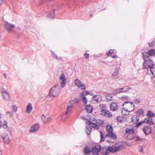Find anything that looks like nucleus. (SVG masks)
<instances>
[{"label":"nucleus","mask_w":155,"mask_h":155,"mask_svg":"<svg viewBox=\"0 0 155 155\" xmlns=\"http://www.w3.org/2000/svg\"><path fill=\"white\" fill-rule=\"evenodd\" d=\"M122 147L123 146L121 144L116 143L112 146H108L107 148L103 147L102 150V153L104 155H107L110 152H114L121 150Z\"/></svg>","instance_id":"obj_1"},{"label":"nucleus","mask_w":155,"mask_h":155,"mask_svg":"<svg viewBox=\"0 0 155 155\" xmlns=\"http://www.w3.org/2000/svg\"><path fill=\"white\" fill-rule=\"evenodd\" d=\"M123 108L126 111L131 112L135 109V106L134 103L130 101H127L125 102L123 104Z\"/></svg>","instance_id":"obj_2"},{"label":"nucleus","mask_w":155,"mask_h":155,"mask_svg":"<svg viewBox=\"0 0 155 155\" xmlns=\"http://www.w3.org/2000/svg\"><path fill=\"white\" fill-rule=\"evenodd\" d=\"M60 93L59 86L58 85H55L50 90L49 93V96L52 97H57L59 95Z\"/></svg>","instance_id":"obj_3"},{"label":"nucleus","mask_w":155,"mask_h":155,"mask_svg":"<svg viewBox=\"0 0 155 155\" xmlns=\"http://www.w3.org/2000/svg\"><path fill=\"white\" fill-rule=\"evenodd\" d=\"M143 65L145 69H152L155 65L153 61L151 59H149L144 61Z\"/></svg>","instance_id":"obj_4"},{"label":"nucleus","mask_w":155,"mask_h":155,"mask_svg":"<svg viewBox=\"0 0 155 155\" xmlns=\"http://www.w3.org/2000/svg\"><path fill=\"white\" fill-rule=\"evenodd\" d=\"M101 147L99 144H95L92 146L91 150L93 155H98V152L101 150Z\"/></svg>","instance_id":"obj_5"},{"label":"nucleus","mask_w":155,"mask_h":155,"mask_svg":"<svg viewBox=\"0 0 155 155\" xmlns=\"http://www.w3.org/2000/svg\"><path fill=\"white\" fill-rule=\"evenodd\" d=\"M4 25L5 29L9 32H12L13 31L15 27V25L12 24L7 21L5 22Z\"/></svg>","instance_id":"obj_6"},{"label":"nucleus","mask_w":155,"mask_h":155,"mask_svg":"<svg viewBox=\"0 0 155 155\" xmlns=\"http://www.w3.org/2000/svg\"><path fill=\"white\" fill-rule=\"evenodd\" d=\"M130 88V87L125 86L124 87L120 88L114 90L112 92V93L113 94L116 95L121 92H126Z\"/></svg>","instance_id":"obj_7"},{"label":"nucleus","mask_w":155,"mask_h":155,"mask_svg":"<svg viewBox=\"0 0 155 155\" xmlns=\"http://www.w3.org/2000/svg\"><path fill=\"white\" fill-rule=\"evenodd\" d=\"M126 133L128 134L127 136V140H132L134 138V136H130L131 135H134V131L133 129H127L126 130Z\"/></svg>","instance_id":"obj_8"},{"label":"nucleus","mask_w":155,"mask_h":155,"mask_svg":"<svg viewBox=\"0 0 155 155\" xmlns=\"http://www.w3.org/2000/svg\"><path fill=\"white\" fill-rule=\"evenodd\" d=\"M74 82L76 85L79 88L82 90H84L85 89L86 87L84 84L78 79L75 80L74 81Z\"/></svg>","instance_id":"obj_9"},{"label":"nucleus","mask_w":155,"mask_h":155,"mask_svg":"<svg viewBox=\"0 0 155 155\" xmlns=\"http://www.w3.org/2000/svg\"><path fill=\"white\" fill-rule=\"evenodd\" d=\"M2 91L3 98L6 101L8 100L10 97L9 94L4 88H2Z\"/></svg>","instance_id":"obj_10"},{"label":"nucleus","mask_w":155,"mask_h":155,"mask_svg":"<svg viewBox=\"0 0 155 155\" xmlns=\"http://www.w3.org/2000/svg\"><path fill=\"white\" fill-rule=\"evenodd\" d=\"M1 137L3 139L4 142L5 143L8 144L10 143V139L8 135L6 133L3 134Z\"/></svg>","instance_id":"obj_11"},{"label":"nucleus","mask_w":155,"mask_h":155,"mask_svg":"<svg viewBox=\"0 0 155 155\" xmlns=\"http://www.w3.org/2000/svg\"><path fill=\"white\" fill-rule=\"evenodd\" d=\"M143 131L146 135H148L151 133V127L149 126H146L143 128Z\"/></svg>","instance_id":"obj_12"},{"label":"nucleus","mask_w":155,"mask_h":155,"mask_svg":"<svg viewBox=\"0 0 155 155\" xmlns=\"http://www.w3.org/2000/svg\"><path fill=\"white\" fill-rule=\"evenodd\" d=\"M39 127V125L38 124H35L31 126L30 130H29V132L32 133H35L38 130Z\"/></svg>","instance_id":"obj_13"},{"label":"nucleus","mask_w":155,"mask_h":155,"mask_svg":"<svg viewBox=\"0 0 155 155\" xmlns=\"http://www.w3.org/2000/svg\"><path fill=\"white\" fill-rule=\"evenodd\" d=\"M60 79L62 81L61 83V86L62 87H64L67 82V80L64 74H61Z\"/></svg>","instance_id":"obj_14"},{"label":"nucleus","mask_w":155,"mask_h":155,"mask_svg":"<svg viewBox=\"0 0 155 155\" xmlns=\"http://www.w3.org/2000/svg\"><path fill=\"white\" fill-rule=\"evenodd\" d=\"M88 125H90L91 127V126L93 128H94L96 129H98L99 128L97 124L94 121V122H91L90 120H88L87 121H86Z\"/></svg>","instance_id":"obj_15"},{"label":"nucleus","mask_w":155,"mask_h":155,"mask_svg":"<svg viewBox=\"0 0 155 155\" xmlns=\"http://www.w3.org/2000/svg\"><path fill=\"white\" fill-rule=\"evenodd\" d=\"M106 137L115 140L117 139V136L116 134L112 132H108L106 135Z\"/></svg>","instance_id":"obj_16"},{"label":"nucleus","mask_w":155,"mask_h":155,"mask_svg":"<svg viewBox=\"0 0 155 155\" xmlns=\"http://www.w3.org/2000/svg\"><path fill=\"white\" fill-rule=\"evenodd\" d=\"M101 113V115L106 117H112V114H110L109 111L107 110Z\"/></svg>","instance_id":"obj_17"},{"label":"nucleus","mask_w":155,"mask_h":155,"mask_svg":"<svg viewBox=\"0 0 155 155\" xmlns=\"http://www.w3.org/2000/svg\"><path fill=\"white\" fill-rule=\"evenodd\" d=\"M91 152V148L88 147H85L84 149V153L85 155H90Z\"/></svg>","instance_id":"obj_18"},{"label":"nucleus","mask_w":155,"mask_h":155,"mask_svg":"<svg viewBox=\"0 0 155 155\" xmlns=\"http://www.w3.org/2000/svg\"><path fill=\"white\" fill-rule=\"evenodd\" d=\"M143 121H144V123H146L147 124L150 125H152L154 124L152 121V119L151 118L148 117L144 119Z\"/></svg>","instance_id":"obj_19"},{"label":"nucleus","mask_w":155,"mask_h":155,"mask_svg":"<svg viewBox=\"0 0 155 155\" xmlns=\"http://www.w3.org/2000/svg\"><path fill=\"white\" fill-rule=\"evenodd\" d=\"M144 110L143 109H140L138 110L136 112V114L139 117H143L144 114Z\"/></svg>","instance_id":"obj_20"},{"label":"nucleus","mask_w":155,"mask_h":155,"mask_svg":"<svg viewBox=\"0 0 155 155\" xmlns=\"http://www.w3.org/2000/svg\"><path fill=\"white\" fill-rule=\"evenodd\" d=\"M142 57L144 61L146 60L150 59L149 57V55L147 52H144L142 53Z\"/></svg>","instance_id":"obj_21"},{"label":"nucleus","mask_w":155,"mask_h":155,"mask_svg":"<svg viewBox=\"0 0 155 155\" xmlns=\"http://www.w3.org/2000/svg\"><path fill=\"white\" fill-rule=\"evenodd\" d=\"M117 104L115 103H114L110 106V109L111 110L114 111L117 109Z\"/></svg>","instance_id":"obj_22"},{"label":"nucleus","mask_w":155,"mask_h":155,"mask_svg":"<svg viewBox=\"0 0 155 155\" xmlns=\"http://www.w3.org/2000/svg\"><path fill=\"white\" fill-rule=\"evenodd\" d=\"M85 109L87 112L89 113H91L93 111V107L90 105H87L86 106Z\"/></svg>","instance_id":"obj_23"},{"label":"nucleus","mask_w":155,"mask_h":155,"mask_svg":"<svg viewBox=\"0 0 155 155\" xmlns=\"http://www.w3.org/2000/svg\"><path fill=\"white\" fill-rule=\"evenodd\" d=\"M32 110V107L30 103H29L27 106L26 112L28 113H30Z\"/></svg>","instance_id":"obj_24"},{"label":"nucleus","mask_w":155,"mask_h":155,"mask_svg":"<svg viewBox=\"0 0 155 155\" xmlns=\"http://www.w3.org/2000/svg\"><path fill=\"white\" fill-rule=\"evenodd\" d=\"M3 128L4 129L8 128L7 123L6 120H5L3 124H2V122L0 120V128Z\"/></svg>","instance_id":"obj_25"},{"label":"nucleus","mask_w":155,"mask_h":155,"mask_svg":"<svg viewBox=\"0 0 155 155\" xmlns=\"http://www.w3.org/2000/svg\"><path fill=\"white\" fill-rule=\"evenodd\" d=\"M42 116H44V117H42V119L45 123H47L50 121L52 119L51 118L44 116V114H43Z\"/></svg>","instance_id":"obj_26"},{"label":"nucleus","mask_w":155,"mask_h":155,"mask_svg":"<svg viewBox=\"0 0 155 155\" xmlns=\"http://www.w3.org/2000/svg\"><path fill=\"white\" fill-rule=\"evenodd\" d=\"M99 108L101 109V112L106 110V106L105 104H100L99 105Z\"/></svg>","instance_id":"obj_27"},{"label":"nucleus","mask_w":155,"mask_h":155,"mask_svg":"<svg viewBox=\"0 0 155 155\" xmlns=\"http://www.w3.org/2000/svg\"><path fill=\"white\" fill-rule=\"evenodd\" d=\"M139 120V118L136 115L133 116L131 118L132 121L134 123L138 122Z\"/></svg>","instance_id":"obj_28"},{"label":"nucleus","mask_w":155,"mask_h":155,"mask_svg":"<svg viewBox=\"0 0 155 155\" xmlns=\"http://www.w3.org/2000/svg\"><path fill=\"white\" fill-rule=\"evenodd\" d=\"M81 96L82 97V101L85 104H86L87 103V100L84 92H82L81 94Z\"/></svg>","instance_id":"obj_29"},{"label":"nucleus","mask_w":155,"mask_h":155,"mask_svg":"<svg viewBox=\"0 0 155 155\" xmlns=\"http://www.w3.org/2000/svg\"><path fill=\"white\" fill-rule=\"evenodd\" d=\"M72 106V104H71L70 103L68 104L67 106V110L65 113V114H68L70 112L71 110V107Z\"/></svg>","instance_id":"obj_30"},{"label":"nucleus","mask_w":155,"mask_h":155,"mask_svg":"<svg viewBox=\"0 0 155 155\" xmlns=\"http://www.w3.org/2000/svg\"><path fill=\"white\" fill-rule=\"evenodd\" d=\"M85 130L87 135L90 134L91 132V128L90 125L86 127Z\"/></svg>","instance_id":"obj_31"},{"label":"nucleus","mask_w":155,"mask_h":155,"mask_svg":"<svg viewBox=\"0 0 155 155\" xmlns=\"http://www.w3.org/2000/svg\"><path fill=\"white\" fill-rule=\"evenodd\" d=\"M94 121L97 124L98 126H100L102 124H103L104 123V122L103 121L101 120L100 119H98L97 120H94Z\"/></svg>","instance_id":"obj_32"},{"label":"nucleus","mask_w":155,"mask_h":155,"mask_svg":"<svg viewBox=\"0 0 155 155\" xmlns=\"http://www.w3.org/2000/svg\"><path fill=\"white\" fill-rule=\"evenodd\" d=\"M106 130L108 132H112L113 129L112 127L110 125H108L106 127Z\"/></svg>","instance_id":"obj_33"},{"label":"nucleus","mask_w":155,"mask_h":155,"mask_svg":"<svg viewBox=\"0 0 155 155\" xmlns=\"http://www.w3.org/2000/svg\"><path fill=\"white\" fill-rule=\"evenodd\" d=\"M147 116L151 118V117H154L155 114L151 111L148 110L147 114Z\"/></svg>","instance_id":"obj_34"},{"label":"nucleus","mask_w":155,"mask_h":155,"mask_svg":"<svg viewBox=\"0 0 155 155\" xmlns=\"http://www.w3.org/2000/svg\"><path fill=\"white\" fill-rule=\"evenodd\" d=\"M55 9H53L52 11L50 13L49 17L51 18H53L55 16Z\"/></svg>","instance_id":"obj_35"},{"label":"nucleus","mask_w":155,"mask_h":155,"mask_svg":"<svg viewBox=\"0 0 155 155\" xmlns=\"http://www.w3.org/2000/svg\"><path fill=\"white\" fill-rule=\"evenodd\" d=\"M149 56H152L155 54V50L151 49L150 50L147 52Z\"/></svg>","instance_id":"obj_36"},{"label":"nucleus","mask_w":155,"mask_h":155,"mask_svg":"<svg viewBox=\"0 0 155 155\" xmlns=\"http://www.w3.org/2000/svg\"><path fill=\"white\" fill-rule=\"evenodd\" d=\"M112 96L111 94H109L106 96V99L107 101L109 102L112 100Z\"/></svg>","instance_id":"obj_37"},{"label":"nucleus","mask_w":155,"mask_h":155,"mask_svg":"<svg viewBox=\"0 0 155 155\" xmlns=\"http://www.w3.org/2000/svg\"><path fill=\"white\" fill-rule=\"evenodd\" d=\"M101 135V140L100 141L101 142H102L104 141L105 140V137L104 135V134L102 132H100Z\"/></svg>","instance_id":"obj_38"},{"label":"nucleus","mask_w":155,"mask_h":155,"mask_svg":"<svg viewBox=\"0 0 155 155\" xmlns=\"http://www.w3.org/2000/svg\"><path fill=\"white\" fill-rule=\"evenodd\" d=\"M118 74V70L117 68L115 69L114 71L112 73V76H115L117 75Z\"/></svg>","instance_id":"obj_39"},{"label":"nucleus","mask_w":155,"mask_h":155,"mask_svg":"<svg viewBox=\"0 0 155 155\" xmlns=\"http://www.w3.org/2000/svg\"><path fill=\"white\" fill-rule=\"evenodd\" d=\"M100 97L99 96L96 95L94 96L93 98L94 101H95L96 102H99V99Z\"/></svg>","instance_id":"obj_40"},{"label":"nucleus","mask_w":155,"mask_h":155,"mask_svg":"<svg viewBox=\"0 0 155 155\" xmlns=\"http://www.w3.org/2000/svg\"><path fill=\"white\" fill-rule=\"evenodd\" d=\"M150 71L152 73L153 77H155V65L152 69H150Z\"/></svg>","instance_id":"obj_41"},{"label":"nucleus","mask_w":155,"mask_h":155,"mask_svg":"<svg viewBox=\"0 0 155 155\" xmlns=\"http://www.w3.org/2000/svg\"><path fill=\"white\" fill-rule=\"evenodd\" d=\"M144 123V121L143 120L140 121L136 124V127H139L140 126H141L142 124Z\"/></svg>","instance_id":"obj_42"},{"label":"nucleus","mask_w":155,"mask_h":155,"mask_svg":"<svg viewBox=\"0 0 155 155\" xmlns=\"http://www.w3.org/2000/svg\"><path fill=\"white\" fill-rule=\"evenodd\" d=\"M52 56L54 58H56L57 59H60L61 58L59 57H58L57 55L55 54L54 52H53V53L52 54Z\"/></svg>","instance_id":"obj_43"},{"label":"nucleus","mask_w":155,"mask_h":155,"mask_svg":"<svg viewBox=\"0 0 155 155\" xmlns=\"http://www.w3.org/2000/svg\"><path fill=\"white\" fill-rule=\"evenodd\" d=\"M114 53V50L111 49L108 51L107 52V55L109 56L111 54Z\"/></svg>","instance_id":"obj_44"},{"label":"nucleus","mask_w":155,"mask_h":155,"mask_svg":"<svg viewBox=\"0 0 155 155\" xmlns=\"http://www.w3.org/2000/svg\"><path fill=\"white\" fill-rule=\"evenodd\" d=\"M140 102V100L139 98H136L134 101V103L136 104H138Z\"/></svg>","instance_id":"obj_45"},{"label":"nucleus","mask_w":155,"mask_h":155,"mask_svg":"<svg viewBox=\"0 0 155 155\" xmlns=\"http://www.w3.org/2000/svg\"><path fill=\"white\" fill-rule=\"evenodd\" d=\"M7 114H9V116L10 117H12L13 115V112L12 111H7L6 113Z\"/></svg>","instance_id":"obj_46"},{"label":"nucleus","mask_w":155,"mask_h":155,"mask_svg":"<svg viewBox=\"0 0 155 155\" xmlns=\"http://www.w3.org/2000/svg\"><path fill=\"white\" fill-rule=\"evenodd\" d=\"M117 120L120 122H122V118L120 117H118L117 118Z\"/></svg>","instance_id":"obj_47"},{"label":"nucleus","mask_w":155,"mask_h":155,"mask_svg":"<svg viewBox=\"0 0 155 155\" xmlns=\"http://www.w3.org/2000/svg\"><path fill=\"white\" fill-rule=\"evenodd\" d=\"M13 110L14 111L16 112L17 110V108L16 106L14 105L13 106Z\"/></svg>","instance_id":"obj_48"},{"label":"nucleus","mask_w":155,"mask_h":155,"mask_svg":"<svg viewBox=\"0 0 155 155\" xmlns=\"http://www.w3.org/2000/svg\"><path fill=\"white\" fill-rule=\"evenodd\" d=\"M154 41H152L151 42L148 43V44L150 47H152L153 46Z\"/></svg>","instance_id":"obj_49"},{"label":"nucleus","mask_w":155,"mask_h":155,"mask_svg":"<svg viewBox=\"0 0 155 155\" xmlns=\"http://www.w3.org/2000/svg\"><path fill=\"white\" fill-rule=\"evenodd\" d=\"M122 99H127V100H128L129 99V97H128L127 96H126V95H124V96H123L122 97Z\"/></svg>","instance_id":"obj_50"},{"label":"nucleus","mask_w":155,"mask_h":155,"mask_svg":"<svg viewBox=\"0 0 155 155\" xmlns=\"http://www.w3.org/2000/svg\"><path fill=\"white\" fill-rule=\"evenodd\" d=\"M84 56L86 58H88L89 57V54H88L85 53L84 54Z\"/></svg>","instance_id":"obj_51"},{"label":"nucleus","mask_w":155,"mask_h":155,"mask_svg":"<svg viewBox=\"0 0 155 155\" xmlns=\"http://www.w3.org/2000/svg\"><path fill=\"white\" fill-rule=\"evenodd\" d=\"M136 141H138L139 140H141V139L140 138V137L138 136H137L136 137Z\"/></svg>","instance_id":"obj_52"},{"label":"nucleus","mask_w":155,"mask_h":155,"mask_svg":"<svg viewBox=\"0 0 155 155\" xmlns=\"http://www.w3.org/2000/svg\"><path fill=\"white\" fill-rule=\"evenodd\" d=\"M82 92H84L85 95H87L89 94V92L87 91H84Z\"/></svg>","instance_id":"obj_53"},{"label":"nucleus","mask_w":155,"mask_h":155,"mask_svg":"<svg viewBox=\"0 0 155 155\" xmlns=\"http://www.w3.org/2000/svg\"><path fill=\"white\" fill-rule=\"evenodd\" d=\"M143 148L141 146L140 147V150H139L140 152H142V151H143Z\"/></svg>","instance_id":"obj_54"},{"label":"nucleus","mask_w":155,"mask_h":155,"mask_svg":"<svg viewBox=\"0 0 155 155\" xmlns=\"http://www.w3.org/2000/svg\"><path fill=\"white\" fill-rule=\"evenodd\" d=\"M3 2V0H0V6H1Z\"/></svg>","instance_id":"obj_55"},{"label":"nucleus","mask_w":155,"mask_h":155,"mask_svg":"<svg viewBox=\"0 0 155 155\" xmlns=\"http://www.w3.org/2000/svg\"><path fill=\"white\" fill-rule=\"evenodd\" d=\"M75 101L76 103H78L79 102V100L78 99H75Z\"/></svg>","instance_id":"obj_56"},{"label":"nucleus","mask_w":155,"mask_h":155,"mask_svg":"<svg viewBox=\"0 0 155 155\" xmlns=\"http://www.w3.org/2000/svg\"><path fill=\"white\" fill-rule=\"evenodd\" d=\"M3 75L4 76V78H6V74L5 73H4L3 74Z\"/></svg>","instance_id":"obj_57"},{"label":"nucleus","mask_w":155,"mask_h":155,"mask_svg":"<svg viewBox=\"0 0 155 155\" xmlns=\"http://www.w3.org/2000/svg\"><path fill=\"white\" fill-rule=\"evenodd\" d=\"M111 57L112 58H117V55L112 56Z\"/></svg>","instance_id":"obj_58"},{"label":"nucleus","mask_w":155,"mask_h":155,"mask_svg":"<svg viewBox=\"0 0 155 155\" xmlns=\"http://www.w3.org/2000/svg\"><path fill=\"white\" fill-rule=\"evenodd\" d=\"M43 0H41L40 1V3L41 4H42L43 2Z\"/></svg>","instance_id":"obj_59"},{"label":"nucleus","mask_w":155,"mask_h":155,"mask_svg":"<svg viewBox=\"0 0 155 155\" xmlns=\"http://www.w3.org/2000/svg\"><path fill=\"white\" fill-rule=\"evenodd\" d=\"M92 16V14H91L90 15V17L91 18Z\"/></svg>","instance_id":"obj_60"},{"label":"nucleus","mask_w":155,"mask_h":155,"mask_svg":"<svg viewBox=\"0 0 155 155\" xmlns=\"http://www.w3.org/2000/svg\"><path fill=\"white\" fill-rule=\"evenodd\" d=\"M107 141L108 142H110V141H109V140H107Z\"/></svg>","instance_id":"obj_61"},{"label":"nucleus","mask_w":155,"mask_h":155,"mask_svg":"<svg viewBox=\"0 0 155 155\" xmlns=\"http://www.w3.org/2000/svg\"><path fill=\"white\" fill-rule=\"evenodd\" d=\"M1 117V114H0V118Z\"/></svg>","instance_id":"obj_62"},{"label":"nucleus","mask_w":155,"mask_h":155,"mask_svg":"<svg viewBox=\"0 0 155 155\" xmlns=\"http://www.w3.org/2000/svg\"><path fill=\"white\" fill-rule=\"evenodd\" d=\"M122 91H124V89H123L122 90Z\"/></svg>","instance_id":"obj_63"},{"label":"nucleus","mask_w":155,"mask_h":155,"mask_svg":"<svg viewBox=\"0 0 155 155\" xmlns=\"http://www.w3.org/2000/svg\"><path fill=\"white\" fill-rule=\"evenodd\" d=\"M2 151V150H0V152H1Z\"/></svg>","instance_id":"obj_64"}]
</instances>
